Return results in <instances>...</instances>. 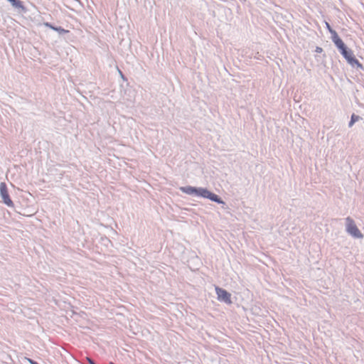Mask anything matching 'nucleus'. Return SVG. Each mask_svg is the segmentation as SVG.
<instances>
[{
    "label": "nucleus",
    "instance_id": "obj_12",
    "mask_svg": "<svg viewBox=\"0 0 364 364\" xmlns=\"http://www.w3.org/2000/svg\"><path fill=\"white\" fill-rule=\"evenodd\" d=\"M110 364H114V363H111Z\"/></svg>",
    "mask_w": 364,
    "mask_h": 364
},
{
    "label": "nucleus",
    "instance_id": "obj_2",
    "mask_svg": "<svg viewBox=\"0 0 364 364\" xmlns=\"http://www.w3.org/2000/svg\"><path fill=\"white\" fill-rule=\"evenodd\" d=\"M346 232L355 238H363V235L356 226L354 220L350 217L346 218Z\"/></svg>",
    "mask_w": 364,
    "mask_h": 364
},
{
    "label": "nucleus",
    "instance_id": "obj_3",
    "mask_svg": "<svg viewBox=\"0 0 364 364\" xmlns=\"http://www.w3.org/2000/svg\"><path fill=\"white\" fill-rule=\"evenodd\" d=\"M0 196L3 203L8 207L13 208L14 206V204L9 196L6 184L4 182H1L0 183Z\"/></svg>",
    "mask_w": 364,
    "mask_h": 364
},
{
    "label": "nucleus",
    "instance_id": "obj_11",
    "mask_svg": "<svg viewBox=\"0 0 364 364\" xmlns=\"http://www.w3.org/2000/svg\"><path fill=\"white\" fill-rule=\"evenodd\" d=\"M321 50H322V49H321V48H318H318H316V51H317V52H321Z\"/></svg>",
    "mask_w": 364,
    "mask_h": 364
},
{
    "label": "nucleus",
    "instance_id": "obj_4",
    "mask_svg": "<svg viewBox=\"0 0 364 364\" xmlns=\"http://www.w3.org/2000/svg\"><path fill=\"white\" fill-rule=\"evenodd\" d=\"M341 53L346 58L347 62L352 66H357L358 68H362L363 65L359 61L354 57L353 53L351 50L346 48L341 51Z\"/></svg>",
    "mask_w": 364,
    "mask_h": 364
},
{
    "label": "nucleus",
    "instance_id": "obj_10",
    "mask_svg": "<svg viewBox=\"0 0 364 364\" xmlns=\"http://www.w3.org/2000/svg\"><path fill=\"white\" fill-rule=\"evenodd\" d=\"M326 27H327V28L328 29L329 31H330V30H333L328 23H326Z\"/></svg>",
    "mask_w": 364,
    "mask_h": 364
},
{
    "label": "nucleus",
    "instance_id": "obj_8",
    "mask_svg": "<svg viewBox=\"0 0 364 364\" xmlns=\"http://www.w3.org/2000/svg\"><path fill=\"white\" fill-rule=\"evenodd\" d=\"M26 360L30 363V364H38V363H36V361L33 360L31 358H26Z\"/></svg>",
    "mask_w": 364,
    "mask_h": 364
},
{
    "label": "nucleus",
    "instance_id": "obj_5",
    "mask_svg": "<svg viewBox=\"0 0 364 364\" xmlns=\"http://www.w3.org/2000/svg\"><path fill=\"white\" fill-rule=\"evenodd\" d=\"M215 291L218 301L224 302L227 304H232L231 294L229 292H228L225 289L216 287Z\"/></svg>",
    "mask_w": 364,
    "mask_h": 364
},
{
    "label": "nucleus",
    "instance_id": "obj_7",
    "mask_svg": "<svg viewBox=\"0 0 364 364\" xmlns=\"http://www.w3.org/2000/svg\"><path fill=\"white\" fill-rule=\"evenodd\" d=\"M360 119V117L353 114L350 118V121L348 124V127H351L354 124L355 122H358Z\"/></svg>",
    "mask_w": 364,
    "mask_h": 364
},
{
    "label": "nucleus",
    "instance_id": "obj_6",
    "mask_svg": "<svg viewBox=\"0 0 364 364\" xmlns=\"http://www.w3.org/2000/svg\"><path fill=\"white\" fill-rule=\"evenodd\" d=\"M330 33L332 34V41L336 45V46L338 48V49L340 50H343L346 48V45L343 42V41L339 38L338 35L334 30H330Z\"/></svg>",
    "mask_w": 364,
    "mask_h": 364
},
{
    "label": "nucleus",
    "instance_id": "obj_1",
    "mask_svg": "<svg viewBox=\"0 0 364 364\" xmlns=\"http://www.w3.org/2000/svg\"><path fill=\"white\" fill-rule=\"evenodd\" d=\"M180 191L189 196L207 198L219 204H224L225 202L214 193L203 187H194L191 186H181Z\"/></svg>",
    "mask_w": 364,
    "mask_h": 364
},
{
    "label": "nucleus",
    "instance_id": "obj_9",
    "mask_svg": "<svg viewBox=\"0 0 364 364\" xmlns=\"http://www.w3.org/2000/svg\"><path fill=\"white\" fill-rule=\"evenodd\" d=\"M87 361L89 362L90 364H95L92 360H91L90 358H87Z\"/></svg>",
    "mask_w": 364,
    "mask_h": 364
}]
</instances>
